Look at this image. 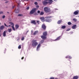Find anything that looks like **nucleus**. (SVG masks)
I'll return each mask as SVG.
<instances>
[{"instance_id":"f257e3e1","label":"nucleus","mask_w":79,"mask_h":79,"mask_svg":"<svg viewBox=\"0 0 79 79\" xmlns=\"http://www.w3.org/2000/svg\"><path fill=\"white\" fill-rule=\"evenodd\" d=\"M47 35V32H45L43 33V36H41V38L43 39H46L47 38L46 35Z\"/></svg>"},{"instance_id":"bb28decb","label":"nucleus","mask_w":79,"mask_h":79,"mask_svg":"<svg viewBox=\"0 0 79 79\" xmlns=\"http://www.w3.org/2000/svg\"><path fill=\"white\" fill-rule=\"evenodd\" d=\"M73 21H74L75 22H76V21H77V19H73Z\"/></svg>"},{"instance_id":"de8ad7c7","label":"nucleus","mask_w":79,"mask_h":79,"mask_svg":"<svg viewBox=\"0 0 79 79\" xmlns=\"http://www.w3.org/2000/svg\"><path fill=\"white\" fill-rule=\"evenodd\" d=\"M39 6H37V8H39Z\"/></svg>"},{"instance_id":"412c9836","label":"nucleus","mask_w":79,"mask_h":79,"mask_svg":"<svg viewBox=\"0 0 79 79\" xmlns=\"http://www.w3.org/2000/svg\"><path fill=\"white\" fill-rule=\"evenodd\" d=\"M38 33V31H35L34 33L33 34L34 35H35V34H37V33Z\"/></svg>"},{"instance_id":"5701e85b","label":"nucleus","mask_w":79,"mask_h":79,"mask_svg":"<svg viewBox=\"0 0 79 79\" xmlns=\"http://www.w3.org/2000/svg\"><path fill=\"white\" fill-rule=\"evenodd\" d=\"M66 58H70V59H71L72 58V57H71L70 56H67L66 57Z\"/></svg>"},{"instance_id":"864d4df0","label":"nucleus","mask_w":79,"mask_h":79,"mask_svg":"<svg viewBox=\"0 0 79 79\" xmlns=\"http://www.w3.org/2000/svg\"><path fill=\"white\" fill-rule=\"evenodd\" d=\"M0 24H1V23H0Z\"/></svg>"},{"instance_id":"3c124183","label":"nucleus","mask_w":79,"mask_h":79,"mask_svg":"<svg viewBox=\"0 0 79 79\" xmlns=\"http://www.w3.org/2000/svg\"><path fill=\"white\" fill-rule=\"evenodd\" d=\"M14 8V7H13V8Z\"/></svg>"},{"instance_id":"b1692460","label":"nucleus","mask_w":79,"mask_h":79,"mask_svg":"<svg viewBox=\"0 0 79 79\" xmlns=\"http://www.w3.org/2000/svg\"><path fill=\"white\" fill-rule=\"evenodd\" d=\"M61 28L62 29H65V28H66V26H62Z\"/></svg>"},{"instance_id":"2f4dec72","label":"nucleus","mask_w":79,"mask_h":79,"mask_svg":"<svg viewBox=\"0 0 79 79\" xmlns=\"http://www.w3.org/2000/svg\"><path fill=\"white\" fill-rule=\"evenodd\" d=\"M70 28H68L67 30H66V31H70Z\"/></svg>"},{"instance_id":"c85d7f7f","label":"nucleus","mask_w":79,"mask_h":79,"mask_svg":"<svg viewBox=\"0 0 79 79\" xmlns=\"http://www.w3.org/2000/svg\"><path fill=\"white\" fill-rule=\"evenodd\" d=\"M21 45H19L18 47V48L19 49H20V48H21Z\"/></svg>"},{"instance_id":"39448f33","label":"nucleus","mask_w":79,"mask_h":79,"mask_svg":"<svg viewBox=\"0 0 79 79\" xmlns=\"http://www.w3.org/2000/svg\"><path fill=\"white\" fill-rule=\"evenodd\" d=\"M79 11L78 10H77L76 11H75L74 12L73 14L74 15H77V14L79 13Z\"/></svg>"},{"instance_id":"aec40b11","label":"nucleus","mask_w":79,"mask_h":79,"mask_svg":"<svg viewBox=\"0 0 79 79\" xmlns=\"http://www.w3.org/2000/svg\"><path fill=\"white\" fill-rule=\"evenodd\" d=\"M9 24H10V26H14V23H13L10 22Z\"/></svg>"},{"instance_id":"f3484780","label":"nucleus","mask_w":79,"mask_h":79,"mask_svg":"<svg viewBox=\"0 0 79 79\" xmlns=\"http://www.w3.org/2000/svg\"><path fill=\"white\" fill-rule=\"evenodd\" d=\"M3 37H5L6 36V31H4L3 33Z\"/></svg>"},{"instance_id":"393cba45","label":"nucleus","mask_w":79,"mask_h":79,"mask_svg":"<svg viewBox=\"0 0 79 79\" xmlns=\"http://www.w3.org/2000/svg\"><path fill=\"white\" fill-rule=\"evenodd\" d=\"M9 32H11V28L8 29Z\"/></svg>"},{"instance_id":"6e6552de","label":"nucleus","mask_w":79,"mask_h":79,"mask_svg":"<svg viewBox=\"0 0 79 79\" xmlns=\"http://www.w3.org/2000/svg\"><path fill=\"white\" fill-rule=\"evenodd\" d=\"M40 19H41V21H43V22L45 21V19L44 18V17H40Z\"/></svg>"},{"instance_id":"7c9ffc66","label":"nucleus","mask_w":79,"mask_h":79,"mask_svg":"<svg viewBox=\"0 0 79 79\" xmlns=\"http://www.w3.org/2000/svg\"><path fill=\"white\" fill-rule=\"evenodd\" d=\"M5 18V15H3L2 16V18H3V19H4V18Z\"/></svg>"},{"instance_id":"603ef678","label":"nucleus","mask_w":79,"mask_h":79,"mask_svg":"<svg viewBox=\"0 0 79 79\" xmlns=\"http://www.w3.org/2000/svg\"><path fill=\"white\" fill-rule=\"evenodd\" d=\"M1 36V35L0 34V36Z\"/></svg>"},{"instance_id":"09e8293b","label":"nucleus","mask_w":79,"mask_h":79,"mask_svg":"<svg viewBox=\"0 0 79 79\" xmlns=\"http://www.w3.org/2000/svg\"><path fill=\"white\" fill-rule=\"evenodd\" d=\"M54 1H57V0H53Z\"/></svg>"},{"instance_id":"423d86ee","label":"nucleus","mask_w":79,"mask_h":79,"mask_svg":"<svg viewBox=\"0 0 79 79\" xmlns=\"http://www.w3.org/2000/svg\"><path fill=\"white\" fill-rule=\"evenodd\" d=\"M40 44H38L37 47V50L38 51L39 49L40 48Z\"/></svg>"},{"instance_id":"e433bc0d","label":"nucleus","mask_w":79,"mask_h":79,"mask_svg":"<svg viewBox=\"0 0 79 79\" xmlns=\"http://www.w3.org/2000/svg\"><path fill=\"white\" fill-rule=\"evenodd\" d=\"M55 78L53 77H51L50 78V79H54Z\"/></svg>"},{"instance_id":"7ed1b4c3","label":"nucleus","mask_w":79,"mask_h":79,"mask_svg":"<svg viewBox=\"0 0 79 79\" xmlns=\"http://www.w3.org/2000/svg\"><path fill=\"white\" fill-rule=\"evenodd\" d=\"M44 10L46 13H48V12H50V9L48 7H44Z\"/></svg>"},{"instance_id":"a19ab883","label":"nucleus","mask_w":79,"mask_h":79,"mask_svg":"<svg viewBox=\"0 0 79 79\" xmlns=\"http://www.w3.org/2000/svg\"><path fill=\"white\" fill-rule=\"evenodd\" d=\"M37 13H40V11H39V10L38 11Z\"/></svg>"},{"instance_id":"4468645a","label":"nucleus","mask_w":79,"mask_h":79,"mask_svg":"<svg viewBox=\"0 0 79 79\" xmlns=\"http://www.w3.org/2000/svg\"><path fill=\"white\" fill-rule=\"evenodd\" d=\"M72 28L73 29H75L76 28V25H74L72 27Z\"/></svg>"},{"instance_id":"2eb2a0df","label":"nucleus","mask_w":79,"mask_h":79,"mask_svg":"<svg viewBox=\"0 0 79 79\" xmlns=\"http://www.w3.org/2000/svg\"><path fill=\"white\" fill-rule=\"evenodd\" d=\"M60 36H59V37H57V39H56L55 40V41L59 40H60Z\"/></svg>"},{"instance_id":"5fc2aeb1","label":"nucleus","mask_w":79,"mask_h":79,"mask_svg":"<svg viewBox=\"0 0 79 79\" xmlns=\"http://www.w3.org/2000/svg\"><path fill=\"white\" fill-rule=\"evenodd\" d=\"M39 0V1H40V0Z\"/></svg>"},{"instance_id":"20e7f679","label":"nucleus","mask_w":79,"mask_h":79,"mask_svg":"<svg viewBox=\"0 0 79 79\" xmlns=\"http://www.w3.org/2000/svg\"><path fill=\"white\" fill-rule=\"evenodd\" d=\"M36 10V9L35 8H34L32 9L30 11V14L31 15V14H33L35 11V10Z\"/></svg>"},{"instance_id":"c03bdc74","label":"nucleus","mask_w":79,"mask_h":79,"mask_svg":"<svg viewBox=\"0 0 79 79\" xmlns=\"http://www.w3.org/2000/svg\"><path fill=\"white\" fill-rule=\"evenodd\" d=\"M10 26H11L10 25H8V27H10Z\"/></svg>"},{"instance_id":"c756f323","label":"nucleus","mask_w":79,"mask_h":79,"mask_svg":"<svg viewBox=\"0 0 79 79\" xmlns=\"http://www.w3.org/2000/svg\"><path fill=\"white\" fill-rule=\"evenodd\" d=\"M68 25H71V23L70 22H69L68 23Z\"/></svg>"},{"instance_id":"cd10ccee","label":"nucleus","mask_w":79,"mask_h":79,"mask_svg":"<svg viewBox=\"0 0 79 79\" xmlns=\"http://www.w3.org/2000/svg\"><path fill=\"white\" fill-rule=\"evenodd\" d=\"M13 31H15V27H14V26H11Z\"/></svg>"},{"instance_id":"49530a36","label":"nucleus","mask_w":79,"mask_h":79,"mask_svg":"<svg viewBox=\"0 0 79 79\" xmlns=\"http://www.w3.org/2000/svg\"><path fill=\"white\" fill-rule=\"evenodd\" d=\"M23 58H24V57H23L22 58H21L22 60H23Z\"/></svg>"},{"instance_id":"9b49d317","label":"nucleus","mask_w":79,"mask_h":79,"mask_svg":"<svg viewBox=\"0 0 79 79\" xmlns=\"http://www.w3.org/2000/svg\"><path fill=\"white\" fill-rule=\"evenodd\" d=\"M42 28L43 29H45V28H46V27L45 26V25L44 24H43L42 25Z\"/></svg>"},{"instance_id":"a211bd4d","label":"nucleus","mask_w":79,"mask_h":79,"mask_svg":"<svg viewBox=\"0 0 79 79\" xmlns=\"http://www.w3.org/2000/svg\"><path fill=\"white\" fill-rule=\"evenodd\" d=\"M78 79V76H75L73 77V79Z\"/></svg>"},{"instance_id":"1a4fd4ad","label":"nucleus","mask_w":79,"mask_h":79,"mask_svg":"<svg viewBox=\"0 0 79 79\" xmlns=\"http://www.w3.org/2000/svg\"><path fill=\"white\" fill-rule=\"evenodd\" d=\"M45 21L46 22H48L49 23H50V22H51V21H52V20L50 19H46L45 20Z\"/></svg>"},{"instance_id":"79ce46f5","label":"nucleus","mask_w":79,"mask_h":79,"mask_svg":"<svg viewBox=\"0 0 79 79\" xmlns=\"http://www.w3.org/2000/svg\"><path fill=\"white\" fill-rule=\"evenodd\" d=\"M50 18V17H49V16L47 17H46L47 18Z\"/></svg>"},{"instance_id":"ea45409f","label":"nucleus","mask_w":79,"mask_h":79,"mask_svg":"<svg viewBox=\"0 0 79 79\" xmlns=\"http://www.w3.org/2000/svg\"><path fill=\"white\" fill-rule=\"evenodd\" d=\"M2 13H3V12L2 11L0 12V14H2Z\"/></svg>"},{"instance_id":"0eeeda50","label":"nucleus","mask_w":79,"mask_h":79,"mask_svg":"<svg viewBox=\"0 0 79 79\" xmlns=\"http://www.w3.org/2000/svg\"><path fill=\"white\" fill-rule=\"evenodd\" d=\"M47 1H48V3L49 4H52V2H53V1L52 0H46Z\"/></svg>"},{"instance_id":"9d476101","label":"nucleus","mask_w":79,"mask_h":79,"mask_svg":"<svg viewBox=\"0 0 79 79\" xmlns=\"http://www.w3.org/2000/svg\"><path fill=\"white\" fill-rule=\"evenodd\" d=\"M31 23L32 24H36V23H35V20H33L31 21Z\"/></svg>"},{"instance_id":"6e6d98bb","label":"nucleus","mask_w":79,"mask_h":79,"mask_svg":"<svg viewBox=\"0 0 79 79\" xmlns=\"http://www.w3.org/2000/svg\"><path fill=\"white\" fill-rule=\"evenodd\" d=\"M1 31L0 30V32H1Z\"/></svg>"},{"instance_id":"f03ea898","label":"nucleus","mask_w":79,"mask_h":79,"mask_svg":"<svg viewBox=\"0 0 79 79\" xmlns=\"http://www.w3.org/2000/svg\"><path fill=\"white\" fill-rule=\"evenodd\" d=\"M36 42H37L36 40H33L32 42V45L33 47H35V46H37V45H38V43Z\"/></svg>"},{"instance_id":"f704fd0d","label":"nucleus","mask_w":79,"mask_h":79,"mask_svg":"<svg viewBox=\"0 0 79 79\" xmlns=\"http://www.w3.org/2000/svg\"><path fill=\"white\" fill-rule=\"evenodd\" d=\"M24 39V38L23 37L22 38L21 40H23Z\"/></svg>"},{"instance_id":"dca6fc26","label":"nucleus","mask_w":79,"mask_h":79,"mask_svg":"<svg viewBox=\"0 0 79 79\" xmlns=\"http://www.w3.org/2000/svg\"><path fill=\"white\" fill-rule=\"evenodd\" d=\"M19 9H18L17 10H16L15 11V13H19Z\"/></svg>"},{"instance_id":"6ab92c4d","label":"nucleus","mask_w":79,"mask_h":79,"mask_svg":"<svg viewBox=\"0 0 79 79\" xmlns=\"http://www.w3.org/2000/svg\"><path fill=\"white\" fill-rule=\"evenodd\" d=\"M19 27V25H15V29H17Z\"/></svg>"},{"instance_id":"473e14b6","label":"nucleus","mask_w":79,"mask_h":79,"mask_svg":"<svg viewBox=\"0 0 79 79\" xmlns=\"http://www.w3.org/2000/svg\"><path fill=\"white\" fill-rule=\"evenodd\" d=\"M44 42V41L43 40H41L40 42L41 44H42V43H43Z\"/></svg>"},{"instance_id":"72a5a7b5","label":"nucleus","mask_w":79,"mask_h":79,"mask_svg":"<svg viewBox=\"0 0 79 79\" xmlns=\"http://www.w3.org/2000/svg\"><path fill=\"white\" fill-rule=\"evenodd\" d=\"M4 25H5V26H6V27H8V26L6 25V23H4Z\"/></svg>"},{"instance_id":"a878e982","label":"nucleus","mask_w":79,"mask_h":79,"mask_svg":"<svg viewBox=\"0 0 79 79\" xmlns=\"http://www.w3.org/2000/svg\"><path fill=\"white\" fill-rule=\"evenodd\" d=\"M44 13L43 12H41V13H40V15H44Z\"/></svg>"},{"instance_id":"a18cd8bd","label":"nucleus","mask_w":79,"mask_h":79,"mask_svg":"<svg viewBox=\"0 0 79 79\" xmlns=\"http://www.w3.org/2000/svg\"><path fill=\"white\" fill-rule=\"evenodd\" d=\"M24 1H29V0H24Z\"/></svg>"},{"instance_id":"f8f14e48","label":"nucleus","mask_w":79,"mask_h":79,"mask_svg":"<svg viewBox=\"0 0 79 79\" xmlns=\"http://www.w3.org/2000/svg\"><path fill=\"white\" fill-rule=\"evenodd\" d=\"M4 27H4V26L2 25L1 26V27H0V29L1 30H3V29H4Z\"/></svg>"},{"instance_id":"8fccbe9b","label":"nucleus","mask_w":79,"mask_h":79,"mask_svg":"<svg viewBox=\"0 0 79 79\" xmlns=\"http://www.w3.org/2000/svg\"><path fill=\"white\" fill-rule=\"evenodd\" d=\"M17 40H19V39H18Z\"/></svg>"},{"instance_id":"4d7b16f0","label":"nucleus","mask_w":79,"mask_h":79,"mask_svg":"<svg viewBox=\"0 0 79 79\" xmlns=\"http://www.w3.org/2000/svg\"><path fill=\"white\" fill-rule=\"evenodd\" d=\"M55 10H56V9H55Z\"/></svg>"},{"instance_id":"c9c22d12","label":"nucleus","mask_w":79,"mask_h":79,"mask_svg":"<svg viewBox=\"0 0 79 79\" xmlns=\"http://www.w3.org/2000/svg\"><path fill=\"white\" fill-rule=\"evenodd\" d=\"M34 4H35V5H37V2H35Z\"/></svg>"},{"instance_id":"37998d69","label":"nucleus","mask_w":79,"mask_h":79,"mask_svg":"<svg viewBox=\"0 0 79 79\" xmlns=\"http://www.w3.org/2000/svg\"><path fill=\"white\" fill-rule=\"evenodd\" d=\"M18 16H21V14H19V15H18Z\"/></svg>"},{"instance_id":"4c0bfd02","label":"nucleus","mask_w":79,"mask_h":79,"mask_svg":"<svg viewBox=\"0 0 79 79\" xmlns=\"http://www.w3.org/2000/svg\"><path fill=\"white\" fill-rule=\"evenodd\" d=\"M27 10H29V7H28L27 8Z\"/></svg>"},{"instance_id":"4be33fe9","label":"nucleus","mask_w":79,"mask_h":79,"mask_svg":"<svg viewBox=\"0 0 79 79\" xmlns=\"http://www.w3.org/2000/svg\"><path fill=\"white\" fill-rule=\"evenodd\" d=\"M61 23V20H59L57 22V24H60Z\"/></svg>"},{"instance_id":"58836bf2","label":"nucleus","mask_w":79,"mask_h":79,"mask_svg":"<svg viewBox=\"0 0 79 79\" xmlns=\"http://www.w3.org/2000/svg\"><path fill=\"white\" fill-rule=\"evenodd\" d=\"M37 23H38V24H39V21H37Z\"/></svg>"},{"instance_id":"ddd939ff","label":"nucleus","mask_w":79,"mask_h":79,"mask_svg":"<svg viewBox=\"0 0 79 79\" xmlns=\"http://www.w3.org/2000/svg\"><path fill=\"white\" fill-rule=\"evenodd\" d=\"M48 3V2L46 1H44V2H43V4L44 5H45L47 4Z\"/></svg>"}]
</instances>
